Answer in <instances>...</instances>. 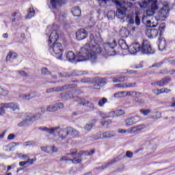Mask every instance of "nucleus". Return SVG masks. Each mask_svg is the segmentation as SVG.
Returning a JSON list of instances; mask_svg holds the SVG:
<instances>
[{
	"instance_id": "obj_1",
	"label": "nucleus",
	"mask_w": 175,
	"mask_h": 175,
	"mask_svg": "<svg viewBox=\"0 0 175 175\" xmlns=\"http://www.w3.org/2000/svg\"><path fill=\"white\" fill-rule=\"evenodd\" d=\"M102 53L100 48L97 44L91 45L86 44L83 45L77 55V62H83L90 59L91 62H95L98 58L96 54Z\"/></svg>"
},
{
	"instance_id": "obj_2",
	"label": "nucleus",
	"mask_w": 175,
	"mask_h": 175,
	"mask_svg": "<svg viewBox=\"0 0 175 175\" xmlns=\"http://www.w3.org/2000/svg\"><path fill=\"white\" fill-rule=\"evenodd\" d=\"M132 54H137L139 51H141L142 54L150 55L151 54L155 53V50L151 46V44L148 40H145L143 41L142 46L138 42H135L132 43Z\"/></svg>"
},
{
	"instance_id": "obj_3",
	"label": "nucleus",
	"mask_w": 175,
	"mask_h": 175,
	"mask_svg": "<svg viewBox=\"0 0 175 175\" xmlns=\"http://www.w3.org/2000/svg\"><path fill=\"white\" fill-rule=\"evenodd\" d=\"M49 50L53 57H55L57 59L62 61V55L64 54L62 44L59 42H53L52 45L49 44Z\"/></svg>"
},
{
	"instance_id": "obj_4",
	"label": "nucleus",
	"mask_w": 175,
	"mask_h": 175,
	"mask_svg": "<svg viewBox=\"0 0 175 175\" xmlns=\"http://www.w3.org/2000/svg\"><path fill=\"white\" fill-rule=\"evenodd\" d=\"M117 46V42L116 40H113L112 42H107L105 44L104 49L108 55H116L117 52L114 50V48Z\"/></svg>"
},
{
	"instance_id": "obj_5",
	"label": "nucleus",
	"mask_w": 175,
	"mask_h": 175,
	"mask_svg": "<svg viewBox=\"0 0 175 175\" xmlns=\"http://www.w3.org/2000/svg\"><path fill=\"white\" fill-rule=\"evenodd\" d=\"M157 3H158L157 0H154L153 2H152L151 7L146 10V16H143L142 21H144V18L151 17V16H154V14H155V10H158V4Z\"/></svg>"
},
{
	"instance_id": "obj_6",
	"label": "nucleus",
	"mask_w": 175,
	"mask_h": 175,
	"mask_svg": "<svg viewBox=\"0 0 175 175\" xmlns=\"http://www.w3.org/2000/svg\"><path fill=\"white\" fill-rule=\"evenodd\" d=\"M116 133L114 131H106L100 134L98 137L96 135H92V140H99V139H110V137H114Z\"/></svg>"
},
{
	"instance_id": "obj_7",
	"label": "nucleus",
	"mask_w": 175,
	"mask_h": 175,
	"mask_svg": "<svg viewBox=\"0 0 175 175\" xmlns=\"http://www.w3.org/2000/svg\"><path fill=\"white\" fill-rule=\"evenodd\" d=\"M75 87H76V85L74 84L66 85L62 87L47 89L46 92V94H51V92H59V91H64V90H68V88H75Z\"/></svg>"
},
{
	"instance_id": "obj_8",
	"label": "nucleus",
	"mask_w": 175,
	"mask_h": 175,
	"mask_svg": "<svg viewBox=\"0 0 175 175\" xmlns=\"http://www.w3.org/2000/svg\"><path fill=\"white\" fill-rule=\"evenodd\" d=\"M169 12L170 9L169 8L168 5H165L159 12V17L161 21L166 20L167 16H169Z\"/></svg>"
},
{
	"instance_id": "obj_9",
	"label": "nucleus",
	"mask_w": 175,
	"mask_h": 175,
	"mask_svg": "<svg viewBox=\"0 0 175 175\" xmlns=\"http://www.w3.org/2000/svg\"><path fill=\"white\" fill-rule=\"evenodd\" d=\"M56 128H59V129H57L54 132V135H55V133H57L59 137H60V139H62V140H64V139H65L66 136L69 135V133H68V127L64 128L61 126H56Z\"/></svg>"
},
{
	"instance_id": "obj_10",
	"label": "nucleus",
	"mask_w": 175,
	"mask_h": 175,
	"mask_svg": "<svg viewBox=\"0 0 175 175\" xmlns=\"http://www.w3.org/2000/svg\"><path fill=\"white\" fill-rule=\"evenodd\" d=\"M64 107H65L64 103H58L53 105H48L46 107V111H49V113H54V111H57L59 110V109H64Z\"/></svg>"
},
{
	"instance_id": "obj_11",
	"label": "nucleus",
	"mask_w": 175,
	"mask_h": 175,
	"mask_svg": "<svg viewBox=\"0 0 175 175\" xmlns=\"http://www.w3.org/2000/svg\"><path fill=\"white\" fill-rule=\"evenodd\" d=\"M39 96H40V94L36 92H30L29 94H21L19 95V98L23 100H29L30 99H33V98H38Z\"/></svg>"
},
{
	"instance_id": "obj_12",
	"label": "nucleus",
	"mask_w": 175,
	"mask_h": 175,
	"mask_svg": "<svg viewBox=\"0 0 175 175\" xmlns=\"http://www.w3.org/2000/svg\"><path fill=\"white\" fill-rule=\"evenodd\" d=\"M118 44L122 50H124V53H126V55H131V54H132L131 49H129V46H128V44H126V42H125V40H119Z\"/></svg>"
},
{
	"instance_id": "obj_13",
	"label": "nucleus",
	"mask_w": 175,
	"mask_h": 175,
	"mask_svg": "<svg viewBox=\"0 0 175 175\" xmlns=\"http://www.w3.org/2000/svg\"><path fill=\"white\" fill-rule=\"evenodd\" d=\"M87 36H88V32H87L84 29H81L76 33L77 40H83V39H85Z\"/></svg>"
},
{
	"instance_id": "obj_14",
	"label": "nucleus",
	"mask_w": 175,
	"mask_h": 175,
	"mask_svg": "<svg viewBox=\"0 0 175 175\" xmlns=\"http://www.w3.org/2000/svg\"><path fill=\"white\" fill-rule=\"evenodd\" d=\"M122 155H119L118 157L108 161L107 163H104L101 167H98L96 169H106V167H108V166H110V165H113V163H116V162H118V161H121Z\"/></svg>"
},
{
	"instance_id": "obj_15",
	"label": "nucleus",
	"mask_w": 175,
	"mask_h": 175,
	"mask_svg": "<svg viewBox=\"0 0 175 175\" xmlns=\"http://www.w3.org/2000/svg\"><path fill=\"white\" fill-rule=\"evenodd\" d=\"M158 33L159 31L157 29H147L146 31V35L150 39H154V38H157L158 36Z\"/></svg>"
},
{
	"instance_id": "obj_16",
	"label": "nucleus",
	"mask_w": 175,
	"mask_h": 175,
	"mask_svg": "<svg viewBox=\"0 0 175 175\" xmlns=\"http://www.w3.org/2000/svg\"><path fill=\"white\" fill-rule=\"evenodd\" d=\"M66 60L68 61V62H75V61L77 62V56L75 55V53H73V51H68L66 54Z\"/></svg>"
},
{
	"instance_id": "obj_17",
	"label": "nucleus",
	"mask_w": 175,
	"mask_h": 175,
	"mask_svg": "<svg viewBox=\"0 0 175 175\" xmlns=\"http://www.w3.org/2000/svg\"><path fill=\"white\" fill-rule=\"evenodd\" d=\"M60 161H71L72 163H80V162H81V155L77 154V157H74L73 159H68L66 157H62L60 159Z\"/></svg>"
},
{
	"instance_id": "obj_18",
	"label": "nucleus",
	"mask_w": 175,
	"mask_h": 175,
	"mask_svg": "<svg viewBox=\"0 0 175 175\" xmlns=\"http://www.w3.org/2000/svg\"><path fill=\"white\" fill-rule=\"evenodd\" d=\"M58 33H57V31L54 30L51 32V35L49 36V44L50 43H56L57 40H58Z\"/></svg>"
},
{
	"instance_id": "obj_19",
	"label": "nucleus",
	"mask_w": 175,
	"mask_h": 175,
	"mask_svg": "<svg viewBox=\"0 0 175 175\" xmlns=\"http://www.w3.org/2000/svg\"><path fill=\"white\" fill-rule=\"evenodd\" d=\"M40 131H42V132H47L49 135H54V133L57 129H59V127H53V128H47V127H40Z\"/></svg>"
},
{
	"instance_id": "obj_20",
	"label": "nucleus",
	"mask_w": 175,
	"mask_h": 175,
	"mask_svg": "<svg viewBox=\"0 0 175 175\" xmlns=\"http://www.w3.org/2000/svg\"><path fill=\"white\" fill-rule=\"evenodd\" d=\"M66 0H51L50 3L53 9H57V5H64Z\"/></svg>"
},
{
	"instance_id": "obj_21",
	"label": "nucleus",
	"mask_w": 175,
	"mask_h": 175,
	"mask_svg": "<svg viewBox=\"0 0 175 175\" xmlns=\"http://www.w3.org/2000/svg\"><path fill=\"white\" fill-rule=\"evenodd\" d=\"M0 116L5 114V109H9V107H13L12 103H1L0 105Z\"/></svg>"
},
{
	"instance_id": "obj_22",
	"label": "nucleus",
	"mask_w": 175,
	"mask_h": 175,
	"mask_svg": "<svg viewBox=\"0 0 175 175\" xmlns=\"http://www.w3.org/2000/svg\"><path fill=\"white\" fill-rule=\"evenodd\" d=\"M166 49V40L163 38H159V50L163 51Z\"/></svg>"
},
{
	"instance_id": "obj_23",
	"label": "nucleus",
	"mask_w": 175,
	"mask_h": 175,
	"mask_svg": "<svg viewBox=\"0 0 175 175\" xmlns=\"http://www.w3.org/2000/svg\"><path fill=\"white\" fill-rule=\"evenodd\" d=\"M27 116L30 122H32V121H36V120H40L42 117V113H38L36 114L29 113Z\"/></svg>"
},
{
	"instance_id": "obj_24",
	"label": "nucleus",
	"mask_w": 175,
	"mask_h": 175,
	"mask_svg": "<svg viewBox=\"0 0 175 175\" xmlns=\"http://www.w3.org/2000/svg\"><path fill=\"white\" fill-rule=\"evenodd\" d=\"M147 126L146 124H140L137 126L132 127L133 133H139V132H142L143 129H146Z\"/></svg>"
},
{
	"instance_id": "obj_25",
	"label": "nucleus",
	"mask_w": 175,
	"mask_h": 175,
	"mask_svg": "<svg viewBox=\"0 0 175 175\" xmlns=\"http://www.w3.org/2000/svg\"><path fill=\"white\" fill-rule=\"evenodd\" d=\"M170 81H172V78H170V77H165L163 78L160 81V87H165V85H167Z\"/></svg>"
},
{
	"instance_id": "obj_26",
	"label": "nucleus",
	"mask_w": 175,
	"mask_h": 175,
	"mask_svg": "<svg viewBox=\"0 0 175 175\" xmlns=\"http://www.w3.org/2000/svg\"><path fill=\"white\" fill-rule=\"evenodd\" d=\"M68 135H70L71 136H77L79 134V131L73 129L71 126H68Z\"/></svg>"
},
{
	"instance_id": "obj_27",
	"label": "nucleus",
	"mask_w": 175,
	"mask_h": 175,
	"mask_svg": "<svg viewBox=\"0 0 175 175\" xmlns=\"http://www.w3.org/2000/svg\"><path fill=\"white\" fill-rule=\"evenodd\" d=\"M120 35L121 38H128V35H129V31H128V29L125 27L122 28L120 31Z\"/></svg>"
},
{
	"instance_id": "obj_28",
	"label": "nucleus",
	"mask_w": 175,
	"mask_h": 175,
	"mask_svg": "<svg viewBox=\"0 0 175 175\" xmlns=\"http://www.w3.org/2000/svg\"><path fill=\"white\" fill-rule=\"evenodd\" d=\"M28 122H31L29 118H28V115L26 116V118L24 119L22 122H19L17 125L19 127L27 126L28 125Z\"/></svg>"
},
{
	"instance_id": "obj_29",
	"label": "nucleus",
	"mask_w": 175,
	"mask_h": 175,
	"mask_svg": "<svg viewBox=\"0 0 175 175\" xmlns=\"http://www.w3.org/2000/svg\"><path fill=\"white\" fill-rule=\"evenodd\" d=\"M35 16V10L33 8H29L28 10V13L26 15V18L27 20H31V18H33Z\"/></svg>"
},
{
	"instance_id": "obj_30",
	"label": "nucleus",
	"mask_w": 175,
	"mask_h": 175,
	"mask_svg": "<svg viewBox=\"0 0 175 175\" xmlns=\"http://www.w3.org/2000/svg\"><path fill=\"white\" fill-rule=\"evenodd\" d=\"M117 88H129L132 87V83H118L115 85Z\"/></svg>"
},
{
	"instance_id": "obj_31",
	"label": "nucleus",
	"mask_w": 175,
	"mask_h": 175,
	"mask_svg": "<svg viewBox=\"0 0 175 175\" xmlns=\"http://www.w3.org/2000/svg\"><path fill=\"white\" fill-rule=\"evenodd\" d=\"M17 58V53L14 52H10L6 57V61H11Z\"/></svg>"
},
{
	"instance_id": "obj_32",
	"label": "nucleus",
	"mask_w": 175,
	"mask_h": 175,
	"mask_svg": "<svg viewBox=\"0 0 175 175\" xmlns=\"http://www.w3.org/2000/svg\"><path fill=\"white\" fill-rule=\"evenodd\" d=\"M62 98L64 99V100H69V99H72V98H73V93L70 92H66L64 95L62 96Z\"/></svg>"
},
{
	"instance_id": "obj_33",
	"label": "nucleus",
	"mask_w": 175,
	"mask_h": 175,
	"mask_svg": "<svg viewBox=\"0 0 175 175\" xmlns=\"http://www.w3.org/2000/svg\"><path fill=\"white\" fill-rule=\"evenodd\" d=\"M72 13L75 17H80V16H81V10L79 8H75L72 10Z\"/></svg>"
},
{
	"instance_id": "obj_34",
	"label": "nucleus",
	"mask_w": 175,
	"mask_h": 175,
	"mask_svg": "<svg viewBox=\"0 0 175 175\" xmlns=\"http://www.w3.org/2000/svg\"><path fill=\"white\" fill-rule=\"evenodd\" d=\"M132 96L133 98H133L134 102H137L138 103H140V100H139V98H140V93L133 92Z\"/></svg>"
},
{
	"instance_id": "obj_35",
	"label": "nucleus",
	"mask_w": 175,
	"mask_h": 175,
	"mask_svg": "<svg viewBox=\"0 0 175 175\" xmlns=\"http://www.w3.org/2000/svg\"><path fill=\"white\" fill-rule=\"evenodd\" d=\"M106 103H107V98H103L102 99L98 100V105L100 107H104Z\"/></svg>"
},
{
	"instance_id": "obj_36",
	"label": "nucleus",
	"mask_w": 175,
	"mask_h": 175,
	"mask_svg": "<svg viewBox=\"0 0 175 175\" xmlns=\"http://www.w3.org/2000/svg\"><path fill=\"white\" fill-rule=\"evenodd\" d=\"M113 83H121V81H124L125 80V78L124 77H113L112 78Z\"/></svg>"
},
{
	"instance_id": "obj_37",
	"label": "nucleus",
	"mask_w": 175,
	"mask_h": 175,
	"mask_svg": "<svg viewBox=\"0 0 175 175\" xmlns=\"http://www.w3.org/2000/svg\"><path fill=\"white\" fill-rule=\"evenodd\" d=\"M85 106L89 107L91 110H95V105H94V103H91L89 100H86Z\"/></svg>"
},
{
	"instance_id": "obj_38",
	"label": "nucleus",
	"mask_w": 175,
	"mask_h": 175,
	"mask_svg": "<svg viewBox=\"0 0 175 175\" xmlns=\"http://www.w3.org/2000/svg\"><path fill=\"white\" fill-rule=\"evenodd\" d=\"M157 25H158V23H156V25H155V24H154V23H151V21H150V20H148L146 21V26L149 29L155 28V27H157Z\"/></svg>"
},
{
	"instance_id": "obj_39",
	"label": "nucleus",
	"mask_w": 175,
	"mask_h": 175,
	"mask_svg": "<svg viewBox=\"0 0 175 175\" xmlns=\"http://www.w3.org/2000/svg\"><path fill=\"white\" fill-rule=\"evenodd\" d=\"M125 92H118L114 94L115 98H125Z\"/></svg>"
},
{
	"instance_id": "obj_40",
	"label": "nucleus",
	"mask_w": 175,
	"mask_h": 175,
	"mask_svg": "<svg viewBox=\"0 0 175 175\" xmlns=\"http://www.w3.org/2000/svg\"><path fill=\"white\" fill-rule=\"evenodd\" d=\"M96 83L98 84V85L99 87H103V85H106V81L102 78L100 79H98L97 81H96Z\"/></svg>"
},
{
	"instance_id": "obj_41",
	"label": "nucleus",
	"mask_w": 175,
	"mask_h": 175,
	"mask_svg": "<svg viewBox=\"0 0 175 175\" xmlns=\"http://www.w3.org/2000/svg\"><path fill=\"white\" fill-rule=\"evenodd\" d=\"M94 42H95V37L94 36V34L90 33V38H89V42L88 43V44L94 46V44H92V43H94Z\"/></svg>"
},
{
	"instance_id": "obj_42",
	"label": "nucleus",
	"mask_w": 175,
	"mask_h": 175,
	"mask_svg": "<svg viewBox=\"0 0 175 175\" xmlns=\"http://www.w3.org/2000/svg\"><path fill=\"white\" fill-rule=\"evenodd\" d=\"M9 94V91L6 89H3L1 88L0 86V95H2L3 96H6Z\"/></svg>"
},
{
	"instance_id": "obj_43",
	"label": "nucleus",
	"mask_w": 175,
	"mask_h": 175,
	"mask_svg": "<svg viewBox=\"0 0 175 175\" xmlns=\"http://www.w3.org/2000/svg\"><path fill=\"white\" fill-rule=\"evenodd\" d=\"M165 27L164 25H161L159 27V31L160 32L159 35L161 38L162 37V35H163V33L165 32Z\"/></svg>"
},
{
	"instance_id": "obj_44",
	"label": "nucleus",
	"mask_w": 175,
	"mask_h": 175,
	"mask_svg": "<svg viewBox=\"0 0 175 175\" xmlns=\"http://www.w3.org/2000/svg\"><path fill=\"white\" fill-rule=\"evenodd\" d=\"M92 126H94V123L87 124L85 126L84 129H85V131L90 132V131H91V129H92Z\"/></svg>"
},
{
	"instance_id": "obj_45",
	"label": "nucleus",
	"mask_w": 175,
	"mask_h": 175,
	"mask_svg": "<svg viewBox=\"0 0 175 175\" xmlns=\"http://www.w3.org/2000/svg\"><path fill=\"white\" fill-rule=\"evenodd\" d=\"M139 3V5L140 6V8H142V9H145V8L148 6V4L150 3H148V1H142V3Z\"/></svg>"
},
{
	"instance_id": "obj_46",
	"label": "nucleus",
	"mask_w": 175,
	"mask_h": 175,
	"mask_svg": "<svg viewBox=\"0 0 175 175\" xmlns=\"http://www.w3.org/2000/svg\"><path fill=\"white\" fill-rule=\"evenodd\" d=\"M77 102L79 105H82L83 106H85V103H87V100L77 98Z\"/></svg>"
},
{
	"instance_id": "obj_47",
	"label": "nucleus",
	"mask_w": 175,
	"mask_h": 175,
	"mask_svg": "<svg viewBox=\"0 0 175 175\" xmlns=\"http://www.w3.org/2000/svg\"><path fill=\"white\" fill-rule=\"evenodd\" d=\"M100 124L101 125H103V126H105V125H106L107 126H109V125L111 124V120L101 121Z\"/></svg>"
},
{
	"instance_id": "obj_48",
	"label": "nucleus",
	"mask_w": 175,
	"mask_h": 175,
	"mask_svg": "<svg viewBox=\"0 0 175 175\" xmlns=\"http://www.w3.org/2000/svg\"><path fill=\"white\" fill-rule=\"evenodd\" d=\"M141 114H143V116H148L150 113H151V110L150 109H141L140 110Z\"/></svg>"
},
{
	"instance_id": "obj_49",
	"label": "nucleus",
	"mask_w": 175,
	"mask_h": 175,
	"mask_svg": "<svg viewBox=\"0 0 175 175\" xmlns=\"http://www.w3.org/2000/svg\"><path fill=\"white\" fill-rule=\"evenodd\" d=\"M12 103L14 105L12 106V107H9V109H12V110H13L14 111L16 110H20V106L14 103Z\"/></svg>"
},
{
	"instance_id": "obj_50",
	"label": "nucleus",
	"mask_w": 175,
	"mask_h": 175,
	"mask_svg": "<svg viewBox=\"0 0 175 175\" xmlns=\"http://www.w3.org/2000/svg\"><path fill=\"white\" fill-rule=\"evenodd\" d=\"M84 155L91 156L95 154V149H92L90 151H86L83 152Z\"/></svg>"
},
{
	"instance_id": "obj_51",
	"label": "nucleus",
	"mask_w": 175,
	"mask_h": 175,
	"mask_svg": "<svg viewBox=\"0 0 175 175\" xmlns=\"http://www.w3.org/2000/svg\"><path fill=\"white\" fill-rule=\"evenodd\" d=\"M172 91L171 90H169L166 88H162L159 90L160 94H169Z\"/></svg>"
},
{
	"instance_id": "obj_52",
	"label": "nucleus",
	"mask_w": 175,
	"mask_h": 175,
	"mask_svg": "<svg viewBox=\"0 0 175 175\" xmlns=\"http://www.w3.org/2000/svg\"><path fill=\"white\" fill-rule=\"evenodd\" d=\"M140 23H141L140 17H139V15H136L135 18V25H137V27H139V25H140Z\"/></svg>"
},
{
	"instance_id": "obj_53",
	"label": "nucleus",
	"mask_w": 175,
	"mask_h": 175,
	"mask_svg": "<svg viewBox=\"0 0 175 175\" xmlns=\"http://www.w3.org/2000/svg\"><path fill=\"white\" fill-rule=\"evenodd\" d=\"M42 74L44 75H51V72H50V71H49V70H47L46 68H44L41 70Z\"/></svg>"
},
{
	"instance_id": "obj_54",
	"label": "nucleus",
	"mask_w": 175,
	"mask_h": 175,
	"mask_svg": "<svg viewBox=\"0 0 175 175\" xmlns=\"http://www.w3.org/2000/svg\"><path fill=\"white\" fill-rule=\"evenodd\" d=\"M115 114H116V117H118L120 116H123V114H124V112L122 109H118L115 111Z\"/></svg>"
},
{
	"instance_id": "obj_55",
	"label": "nucleus",
	"mask_w": 175,
	"mask_h": 175,
	"mask_svg": "<svg viewBox=\"0 0 175 175\" xmlns=\"http://www.w3.org/2000/svg\"><path fill=\"white\" fill-rule=\"evenodd\" d=\"M139 121H140V117L135 116L133 118L132 124H136V122H139Z\"/></svg>"
},
{
	"instance_id": "obj_56",
	"label": "nucleus",
	"mask_w": 175,
	"mask_h": 175,
	"mask_svg": "<svg viewBox=\"0 0 175 175\" xmlns=\"http://www.w3.org/2000/svg\"><path fill=\"white\" fill-rule=\"evenodd\" d=\"M118 133H126V132H132V129H129L128 130H126V129H124V130L119 129L118 131Z\"/></svg>"
},
{
	"instance_id": "obj_57",
	"label": "nucleus",
	"mask_w": 175,
	"mask_h": 175,
	"mask_svg": "<svg viewBox=\"0 0 175 175\" xmlns=\"http://www.w3.org/2000/svg\"><path fill=\"white\" fill-rule=\"evenodd\" d=\"M10 145L12 146V147H11V148L9 149V151H14V146H19L20 144L16 143V142H12V144H10Z\"/></svg>"
},
{
	"instance_id": "obj_58",
	"label": "nucleus",
	"mask_w": 175,
	"mask_h": 175,
	"mask_svg": "<svg viewBox=\"0 0 175 175\" xmlns=\"http://www.w3.org/2000/svg\"><path fill=\"white\" fill-rule=\"evenodd\" d=\"M106 117H117L116 114V111H111L110 112L108 113L107 116Z\"/></svg>"
},
{
	"instance_id": "obj_59",
	"label": "nucleus",
	"mask_w": 175,
	"mask_h": 175,
	"mask_svg": "<svg viewBox=\"0 0 175 175\" xmlns=\"http://www.w3.org/2000/svg\"><path fill=\"white\" fill-rule=\"evenodd\" d=\"M70 75L69 74L66 72H60L59 73V77L62 78V77H69Z\"/></svg>"
},
{
	"instance_id": "obj_60",
	"label": "nucleus",
	"mask_w": 175,
	"mask_h": 175,
	"mask_svg": "<svg viewBox=\"0 0 175 175\" xmlns=\"http://www.w3.org/2000/svg\"><path fill=\"white\" fill-rule=\"evenodd\" d=\"M126 20L128 22V27H131L132 25V16H128Z\"/></svg>"
},
{
	"instance_id": "obj_61",
	"label": "nucleus",
	"mask_w": 175,
	"mask_h": 175,
	"mask_svg": "<svg viewBox=\"0 0 175 175\" xmlns=\"http://www.w3.org/2000/svg\"><path fill=\"white\" fill-rule=\"evenodd\" d=\"M163 64V62L156 63L152 66V68H161Z\"/></svg>"
},
{
	"instance_id": "obj_62",
	"label": "nucleus",
	"mask_w": 175,
	"mask_h": 175,
	"mask_svg": "<svg viewBox=\"0 0 175 175\" xmlns=\"http://www.w3.org/2000/svg\"><path fill=\"white\" fill-rule=\"evenodd\" d=\"M125 124L126 126H131V125H132V118H129L126 120Z\"/></svg>"
},
{
	"instance_id": "obj_63",
	"label": "nucleus",
	"mask_w": 175,
	"mask_h": 175,
	"mask_svg": "<svg viewBox=\"0 0 175 175\" xmlns=\"http://www.w3.org/2000/svg\"><path fill=\"white\" fill-rule=\"evenodd\" d=\"M14 139H16V135L14 134H10L8 136V140H13Z\"/></svg>"
},
{
	"instance_id": "obj_64",
	"label": "nucleus",
	"mask_w": 175,
	"mask_h": 175,
	"mask_svg": "<svg viewBox=\"0 0 175 175\" xmlns=\"http://www.w3.org/2000/svg\"><path fill=\"white\" fill-rule=\"evenodd\" d=\"M18 73H19V75L21 76H23V77H27V76H28L27 74L25 73V71L21 70V71H18Z\"/></svg>"
}]
</instances>
